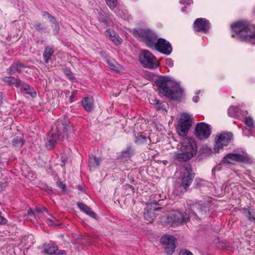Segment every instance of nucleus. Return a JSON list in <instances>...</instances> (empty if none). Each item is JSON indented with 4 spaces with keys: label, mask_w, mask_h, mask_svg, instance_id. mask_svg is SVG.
I'll use <instances>...</instances> for the list:
<instances>
[{
    "label": "nucleus",
    "mask_w": 255,
    "mask_h": 255,
    "mask_svg": "<svg viewBox=\"0 0 255 255\" xmlns=\"http://www.w3.org/2000/svg\"><path fill=\"white\" fill-rule=\"evenodd\" d=\"M77 205L80 209L94 219H97L96 214L91 210V209L82 203L79 202Z\"/></svg>",
    "instance_id": "aec40b11"
},
{
    "label": "nucleus",
    "mask_w": 255,
    "mask_h": 255,
    "mask_svg": "<svg viewBox=\"0 0 255 255\" xmlns=\"http://www.w3.org/2000/svg\"><path fill=\"white\" fill-rule=\"evenodd\" d=\"M160 94L173 100H178L183 95L179 84L168 77H161L156 80Z\"/></svg>",
    "instance_id": "20e7f679"
},
{
    "label": "nucleus",
    "mask_w": 255,
    "mask_h": 255,
    "mask_svg": "<svg viewBox=\"0 0 255 255\" xmlns=\"http://www.w3.org/2000/svg\"><path fill=\"white\" fill-rule=\"evenodd\" d=\"M12 143L15 148L20 149L23 144V140L21 137H15L13 139Z\"/></svg>",
    "instance_id": "bb28decb"
},
{
    "label": "nucleus",
    "mask_w": 255,
    "mask_h": 255,
    "mask_svg": "<svg viewBox=\"0 0 255 255\" xmlns=\"http://www.w3.org/2000/svg\"><path fill=\"white\" fill-rule=\"evenodd\" d=\"M27 214L29 216L31 217H35V216L33 211H32L31 210H28V211L27 212Z\"/></svg>",
    "instance_id": "37998d69"
},
{
    "label": "nucleus",
    "mask_w": 255,
    "mask_h": 255,
    "mask_svg": "<svg viewBox=\"0 0 255 255\" xmlns=\"http://www.w3.org/2000/svg\"><path fill=\"white\" fill-rule=\"evenodd\" d=\"M34 27L35 29L38 30V29H43V27L42 25V24L40 22H36L35 24L34 25Z\"/></svg>",
    "instance_id": "ea45409f"
},
{
    "label": "nucleus",
    "mask_w": 255,
    "mask_h": 255,
    "mask_svg": "<svg viewBox=\"0 0 255 255\" xmlns=\"http://www.w3.org/2000/svg\"><path fill=\"white\" fill-rule=\"evenodd\" d=\"M53 52L54 51L52 48L49 47H46L45 48L43 53V58L46 63L48 62V60L50 59Z\"/></svg>",
    "instance_id": "a878e982"
},
{
    "label": "nucleus",
    "mask_w": 255,
    "mask_h": 255,
    "mask_svg": "<svg viewBox=\"0 0 255 255\" xmlns=\"http://www.w3.org/2000/svg\"><path fill=\"white\" fill-rule=\"evenodd\" d=\"M106 3L107 5L110 7V8L112 9L115 8L118 4L117 0H106Z\"/></svg>",
    "instance_id": "c85d7f7f"
},
{
    "label": "nucleus",
    "mask_w": 255,
    "mask_h": 255,
    "mask_svg": "<svg viewBox=\"0 0 255 255\" xmlns=\"http://www.w3.org/2000/svg\"><path fill=\"white\" fill-rule=\"evenodd\" d=\"M243 132L245 135L250 136V135H253L251 130L245 128H243Z\"/></svg>",
    "instance_id": "e433bc0d"
},
{
    "label": "nucleus",
    "mask_w": 255,
    "mask_h": 255,
    "mask_svg": "<svg viewBox=\"0 0 255 255\" xmlns=\"http://www.w3.org/2000/svg\"><path fill=\"white\" fill-rule=\"evenodd\" d=\"M193 26L197 31L206 32L210 28V23L205 18H199L194 21Z\"/></svg>",
    "instance_id": "4468645a"
},
{
    "label": "nucleus",
    "mask_w": 255,
    "mask_h": 255,
    "mask_svg": "<svg viewBox=\"0 0 255 255\" xmlns=\"http://www.w3.org/2000/svg\"><path fill=\"white\" fill-rule=\"evenodd\" d=\"M233 31L235 33L233 37H238L243 40L255 44V28L247 21H240L232 25Z\"/></svg>",
    "instance_id": "423d86ee"
},
{
    "label": "nucleus",
    "mask_w": 255,
    "mask_h": 255,
    "mask_svg": "<svg viewBox=\"0 0 255 255\" xmlns=\"http://www.w3.org/2000/svg\"><path fill=\"white\" fill-rule=\"evenodd\" d=\"M180 3L184 5H190L193 3V0H180Z\"/></svg>",
    "instance_id": "72a5a7b5"
},
{
    "label": "nucleus",
    "mask_w": 255,
    "mask_h": 255,
    "mask_svg": "<svg viewBox=\"0 0 255 255\" xmlns=\"http://www.w3.org/2000/svg\"><path fill=\"white\" fill-rule=\"evenodd\" d=\"M150 103L155 106V107L158 110L162 111H166V108L168 106L167 103L165 102H160L156 98H151L150 100Z\"/></svg>",
    "instance_id": "6ab92c4d"
},
{
    "label": "nucleus",
    "mask_w": 255,
    "mask_h": 255,
    "mask_svg": "<svg viewBox=\"0 0 255 255\" xmlns=\"http://www.w3.org/2000/svg\"><path fill=\"white\" fill-rule=\"evenodd\" d=\"M47 222L48 225L49 226H53L56 225L55 222L57 221V220L54 218L52 216L49 215V217L46 218Z\"/></svg>",
    "instance_id": "7c9ffc66"
},
{
    "label": "nucleus",
    "mask_w": 255,
    "mask_h": 255,
    "mask_svg": "<svg viewBox=\"0 0 255 255\" xmlns=\"http://www.w3.org/2000/svg\"><path fill=\"white\" fill-rule=\"evenodd\" d=\"M26 240H31V242H30L29 243V245H28L29 246H30L31 245L33 244V241H32L33 240V236L32 235L28 236L26 238Z\"/></svg>",
    "instance_id": "79ce46f5"
},
{
    "label": "nucleus",
    "mask_w": 255,
    "mask_h": 255,
    "mask_svg": "<svg viewBox=\"0 0 255 255\" xmlns=\"http://www.w3.org/2000/svg\"><path fill=\"white\" fill-rule=\"evenodd\" d=\"M192 118L190 114L186 113L181 114L176 128L177 132L179 136L185 137L187 135L189 128L192 126Z\"/></svg>",
    "instance_id": "0eeeda50"
},
{
    "label": "nucleus",
    "mask_w": 255,
    "mask_h": 255,
    "mask_svg": "<svg viewBox=\"0 0 255 255\" xmlns=\"http://www.w3.org/2000/svg\"><path fill=\"white\" fill-rule=\"evenodd\" d=\"M3 81L6 83L9 84L10 85H14V86L18 87L20 85V81L14 77L8 76L3 78Z\"/></svg>",
    "instance_id": "b1692460"
},
{
    "label": "nucleus",
    "mask_w": 255,
    "mask_h": 255,
    "mask_svg": "<svg viewBox=\"0 0 255 255\" xmlns=\"http://www.w3.org/2000/svg\"><path fill=\"white\" fill-rule=\"evenodd\" d=\"M101 159L100 158L92 156L89 158V167L90 170L94 169L100 165Z\"/></svg>",
    "instance_id": "5701e85b"
},
{
    "label": "nucleus",
    "mask_w": 255,
    "mask_h": 255,
    "mask_svg": "<svg viewBox=\"0 0 255 255\" xmlns=\"http://www.w3.org/2000/svg\"><path fill=\"white\" fill-rule=\"evenodd\" d=\"M7 220L1 216V214L0 212V225H5L7 223Z\"/></svg>",
    "instance_id": "58836bf2"
},
{
    "label": "nucleus",
    "mask_w": 255,
    "mask_h": 255,
    "mask_svg": "<svg viewBox=\"0 0 255 255\" xmlns=\"http://www.w3.org/2000/svg\"><path fill=\"white\" fill-rule=\"evenodd\" d=\"M233 135L230 132H224L216 136L215 138V144L214 149L218 153L224 146H227L231 142Z\"/></svg>",
    "instance_id": "9d476101"
},
{
    "label": "nucleus",
    "mask_w": 255,
    "mask_h": 255,
    "mask_svg": "<svg viewBox=\"0 0 255 255\" xmlns=\"http://www.w3.org/2000/svg\"><path fill=\"white\" fill-rule=\"evenodd\" d=\"M75 92H73V93H72L71 96H70V102H73V101L72 100V99L73 98H74V97H75Z\"/></svg>",
    "instance_id": "09e8293b"
},
{
    "label": "nucleus",
    "mask_w": 255,
    "mask_h": 255,
    "mask_svg": "<svg viewBox=\"0 0 255 255\" xmlns=\"http://www.w3.org/2000/svg\"><path fill=\"white\" fill-rule=\"evenodd\" d=\"M108 63L109 64V67L111 69H115L116 68V67L113 64H110L109 62H108Z\"/></svg>",
    "instance_id": "49530a36"
},
{
    "label": "nucleus",
    "mask_w": 255,
    "mask_h": 255,
    "mask_svg": "<svg viewBox=\"0 0 255 255\" xmlns=\"http://www.w3.org/2000/svg\"><path fill=\"white\" fill-rule=\"evenodd\" d=\"M245 123L250 128H252L254 127V121L250 117H248L246 118Z\"/></svg>",
    "instance_id": "c756f323"
},
{
    "label": "nucleus",
    "mask_w": 255,
    "mask_h": 255,
    "mask_svg": "<svg viewBox=\"0 0 255 255\" xmlns=\"http://www.w3.org/2000/svg\"><path fill=\"white\" fill-rule=\"evenodd\" d=\"M133 34L148 47L163 54L168 55L172 51V46L168 41L163 38L157 39L156 35L148 28L133 29Z\"/></svg>",
    "instance_id": "f257e3e1"
},
{
    "label": "nucleus",
    "mask_w": 255,
    "mask_h": 255,
    "mask_svg": "<svg viewBox=\"0 0 255 255\" xmlns=\"http://www.w3.org/2000/svg\"><path fill=\"white\" fill-rule=\"evenodd\" d=\"M84 109L87 112H91L94 108V100L92 97H85L82 101Z\"/></svg>",
    "instance_id": "a211bd4d"
},
{
    "label": "nucleus",
    "mask_w": 255,
    "mask_h": 255,
    "mask_svg": "<svg viewBox=\"0 0 255 255\" xmlns=\"http://www.w3.org/2000/svg\"><path fill=\"white\" fill-rule=\"evenodd\" d=\"M164 197V196H163V198H162V196L160 194H155L152 196L149 203H151L153 207H156L157 205H161L159 202L163 200Z\"/></svg>",
    "instance_id": "4be33fe9"
},
{
    "label": "nucleus",
    "mask_w": 255,
    "mask_h": 255,
    "mask_svg": "<svg viewBox=\"0 0 255 255\" xmlns=\"http://www.w3.org/2000/svg\"><path fill=\"white\" fill-rule=\"evenodd\" d=\"M64 73L67 77L71 80H73L74 79V77L73 75L70 70L68 69H65L63 70Z\"/></svg>",
    "instance_id": "2f4dec72"
},
{
    "label": "nucleus",
    "mask_w": 255,
    "mask_h": 255,
    "mask_svg": "<svg viewBox=\"0 0 255 255\" xmlns=\"http://www.w3.org/2000/svg\"><path fill=\"white\" fill-rule=\"evenodd\" d=\"M21 67V65L18 64H14L11 66V69L13 70V72L18 71L19 69V67Z\"/></svg>",
    "instance_id": "f704fd0d"
},
{
    "label": "nucleus",
    "mask_w": 255,
    "mask_h": 255,
    "mask_svg": "<svg viewBox=\"0 0 255 255\" xmlns=\"http://www.w3.org/2000/svg\"><path fill=\"white\" fill-rule=\"evenodd\" d=\"M165 64L169 67H172L174 64L173 61L170 58H168L165 61Z\"/></svg>",
    "instance_id": "4c0bfd02"
},
{
    "label": "nucleus",
    "mask_w": 255,
    "mask_h": 255,
    "mask_svg": "<svg viewBox=\"0 0 255 255\" xmlns=\"http://www.w3.org/2000/svg\"><path fill=\"white\" fill-rule=\"evenodd\" d=\"M73 129L70 123L66 120L58 121L55 126L52 127L51 130L47 137L45 146L47 149H51L56 144L57 141L60 140V136L63 140L67 139L68 134L72 133Z\"/></svg>",
    "instance_id": "7ed1b4c3"
},
{
    "label": "nucleus",
    "mask_w": 255,
    "mask_h": 255,
    "mask_svg": "<svg viewBox=\"0 0 255 255\" xmlns=\"http://www.w3.org/2000/svg\"><path fill=\"white\" fill-rule=\"evenodd\" d=\"M6 187V185L4 183H0V191H2Z\"/></svg>",
    "instance_id": "c03bdc74"
},
{
    "label": "nucleus",
    "mask_w": 255,
    "mask_h": 255,
    "mask_svg": "<svg viewBox=\"0 0 255 255\" xmlns=\"http://www.w3.org/2000/svg\"><path fill=\"white\" fill-rule=\"evenodd\" d=\"M139 59L143 67L151 68L157 66L154 56L147 50H142L139 56Z\"/></svg>",
    "instance_id": "6e6552de"
},
{
    "label": "nucleus",
    "mask_w": 255,
    "mask_h": 255,
    "mask_svg": "<svg viewBox=\"0 0 255 255\" xmlns=\"http://www.w3.org/2000/svg\"><path fill=\"white\" fill-rule=\"evenodd\" d=\"M179 255H193L192 253L186 250H182L180 251Z\"/></svg>",
    "instance_id": "c9c22d12"
},
{
    "label": "nucleus",
    "mask_w": 255,
    "mask_h": 255,
    "mask_svg": "<svg viewBox=\"0 0 255 255\" xmlns=\"http://www.w3.org/2000/svg\"><path fill=\"white\" fill-rule=\"evenodd\" d=\"M185 10H186V7H183L182 8V11L183 12H184L185 11Z\"/></svg>",
    "instance_id": "8fccbe9b"
},
{
    "label": "nucleus",
    "mask_w": 255,
    "mask_h": 255,
    "mask_svg": "<svg viewBox=\"0 0 255 255\" xmlns=\"http://www.w3.org/2000/svg\"><path fill=\"white\" fill-rule=\"evenodd\" d=\"M195 130L197 137L200 139L207 138L211 132L210 126L203 122L197 124Z\"/></svg>",
    "instance_id": "ddd939ff"
},
{
    "label": "nucleus",
    "mask_w": 255,
    "mask_h": 255,
    "mask_svg": "<svg viewBox=\"0 0 255 255\" xmlns=\"http://www.w3.org/2000/svg\"><path fill=\"white\" fill-rule=\"evenodd\" d=\"M178 151L174 152V158L180 162L186 161L194 156L197 152L195 141L191 137H185L178 145Z\"/></svg>",
    "instance_id": "39448f33"
},
{
    "label": "nucleus",
    "mask_w": 255,
    "mask_h": 255,
    "mask_svg": "<svg viewBox=\"0 0 255 255\" xmlns=\"http://www.w3.org/2000/svg\"><path fill=\"white\" fill-rule=\"evenodd\" d=\"M106 34L116 45H120L123 42L122 39L114 30L108 29L106 32Z\"/></svg>",
    "instance_id": "f3484780"
},
{
    "label": "nucleus",
    "mask_w": 255,
    "mask_h": 255,
    "mask_svg": "<svg viewBox=\"0 0 255 255\" xmlns=\"http://www.w3.org/2000/svg\"><path fill=\"white\" fill-rule=\"evenodd\" d=\"M43 252L47 254L52 255H63L65 254L64 251L58 250L57 247L53 244H49L44 246Z\"/></svg>",
    "instance_id": "dca6fc26"
},
{
    "label": "nucleus",
    "mask_w": 255,
    "mask_h": 255,
    "mask_svg": "<svg viewBox=\"0 0 255 255\" xmlns=\"http://www.w3.org/2000/svg\"><path fill=\"white\" fill-rule=\"evenodd\" d=\"M133 153V151L131 148H128L121 152L119 155V159L123 162L127 161L131 157Z\"/></svg>",
    "instance_id": "412c9836"
},
{
    "label": "nucleus",
    "mask_w": 255,
    "mask_h": 255,
    "mask_svg": "<svg viewBox=\"0 0 255 255\" xmlns=\"http://www.w3.org/2000/svg\"><path fill=\"white\" fill-rule=\"evenodd\" d=\"M43 16L44 17H47L49 19L50 21L52 22H55L54 18L52 15H51L48 12H44L43 13Z\"/></svg>",
    "instance_id": "473e14b6"
},
{
    "label": "nucleus",
    "mask_w": 255,
    "mask_h": 255,
    "mask_svg": "<svg viewBox=\"0 0 255 255\" xmlns=\"http://www.w3.org/2000/svg\"><path fill=\"white\" fill-rule=\"evenodd\" d=\"M160 208L153 207L151 203H147L145 208L143 216L145 220L151 222L156 216L154 212L160 209Z\"/></svg>",
    "instance_id": "2eb2a0df"
},
{
    "label": "nucleus",
    "mask_w": 255,
    "mask_h": 255,
    "mask_svg": "<svg viewBox=\"0 0 255 255\" xmlns=\"http://www.w3.org/2000/svg\"><path fill=\"white\" fill-rule=\"evenodd\" d=\"M7 73L9 74H12V73H14V72H13V70L11 69V66L7 69Z\"/></svg>",
    "instance_id": "de8ad7c7"
},
{
    "label": "nucleus",
    "mask_w": 255,
    "mask_h": 255,
    "mask_svg": "<svg viewBox=\"0 0 255 255\" xmlns=\"http://www.w3.org/2000/svg\"><path fill=\"white\" fill-rule=\"evenodd\" d=\"M187 208L189 210V216L183 214L180 211H171L169 212L167 216L168 223L171 224L172 226H179L181 225L183 223L187 222L190 217L197 219V216L195 213L196 210H199L202 214H204V212L201 210L200 206L201 205L199 203L194 202V201L191 200H188L186 202Z\"/></svg>",
    "instance_id": "f03ea898"
},
{
    "label": "nucleus",
    "mask_w": 255,
    "mask_h": 255,
    "mask_svg": "<svg viewBox=\"0 0 255 255\" xmlns=\"http://www.w3.org/2000/svg\"><path fill=\"white\" fill-rule=\"evenodd\" d=\"M160 242L165 246L164 251L167 255H170L174 253L177 241L173 236L165 235L161 238Z\"/></svg>",
    "instance_id": "f8f14e48"
},
{
    "label": "nucleus",
    "mask_w": 255,
    "mask_h": 255,
    "mask_svg": "<svg viewBox=\"0 0 255 255\" xmlns=\"http://www.w3.org/2000/svg\"><path fill=\"white\" fill-rule=\"evenodd\" d=\"M240 107L231 106L228 109V115L230 117L238 116L240 113Z\"/></svg>",
    "instance_id": "393cba45"
},
{
    "label": "nucleus",
    "mask_w": 255,
    "mask_h": 255,
    "mask_svg": "<svg viewBox=\"0 0 255 255\" xmlns=\"http://www.w3.org/2000/svg\"><path fill=\"white\" fill-rule=\"evenodd\" d=\"M180 172L181 178H182L181 186L183 187L184 189L183 191L185 192L192 182L194 174L192 172L189 165L182 167L180 169Z\"/></svg>",
    "instance_id": "9b49d317"
},
{
    "label": "nucleus",
    "mask_w": 255,
    "mask_h": 255,
    "mask_svg": "<svg viewBox=\"0 0 255 255\" xmlns=\"http://www.w3.org/2000/svg\"><path fill=\"white\" fill-rule=\"evenodd\" d=\"M193 101L194 102H197L199 100V97L198 96H194L192 98Z\"/></svg>",
    "instance_id": "a18cd8bd"
},
{
    "label": "nucleus",
    "mask_w": 255,
    "mask_h": 255,
    "mask_svg": "<svg viewBox=\"0 0 255 255\" xmlns=\"http://www.w3.org/2000/svg\"><path fill=\"white\" fill-rule=\"evenodd\" d=\"M57 185L59 188H60L62 190H64L65 188V186L61 182H58Z\"/></svg>",
    "instance_id": "a19ab883"
},
{
    "label": "nucleus",
    "mask_w": 255,
    "mask_h": 255,
    "mask_svg": "<svg viewBox=\"0 0 255 255\" xmlns=\"http://www.w3.org/2000/svg\"><path fill=\"white\" fill-rule=\"evenodd\" d=\"M21 91L26 94L30 95L32 97L35 95V93L32 92V89L27 84H24L23 85Z\"/></svg>",
    "instance_id": "cd10ccee"
},
{
    "label": "nucleus",
    "mask_w": 255,
    "mask_h": 255,
    "mask_svg": "<svg viewBox=\"0 0 255 255\" xmlns=\"http://www.w3.org/2000/svg\"><path fill=\"white\" fill-rule=\"evenodd\" d=\"M223 162L228 164H234V161L242 162L246 163H252L254 159L250 157L247 154H243L230 153L223 158Z\"/></svg>",
    "instance_id": "1a4fd4ad"
}]
</instances>
